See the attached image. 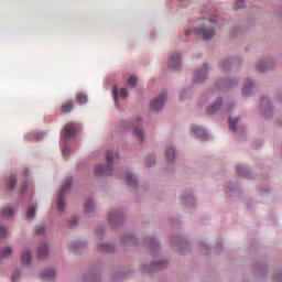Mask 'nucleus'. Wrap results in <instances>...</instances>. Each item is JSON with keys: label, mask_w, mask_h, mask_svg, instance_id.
Returning a JSON list of instances; mask_svg holds the SVG:
<instances>
[{"label": "nucleus", "mask_w": 282, "mask_h": 282, "mask_svg": "<svg viewBox=\"0 0 282 282\" xmlns=\"http://www.w3.org/2000/svg\"><path fill=\"white\" fill-rule=\"evenodd\" d=\"M118 154H113L112 151H108L106 154L107 164L106 165H97L95 167V175H111L113 173V158Z\"/></svg>", "instance_id": "nucleus-1"}, {"label": "nucleus", "mask_w": 282, "mask_h": 282, "mask_svg": "<svg viewBox=\"0 0 282 282\" xmlns=\"http://www.w3.org/2000/svg\"><path fill=\"white\" fill-rule=\"evenodd\" d=\"M216 22L217 20H205V28L199 29L197 33L200 34L205 41H209V39L215 36V30L213 28H215Z\"/></svg>", "instance_id": "nucleus-2"}, {"label": "nucleus", "mask_w": 282, "mask_h": 282, "mask_svg": "<svg viewBox=\"0 0 282 282\" xmlns=\"http://www.w3.org/2000/svg\"><path fill=\"white\" fill-rule=\"evenodd\" d=\"M69 188H72V178H67L61 188L57 198V210H65V193H67Z\"/></svg>", "instance_id": "nucleus-3"}, {"label": "nucleus", "mask_w": 282, "mask_h": 282, "mask_svg": "<svg viewBox=\"0 0 282 282\" xmlns=\"http://www.w3.org/2000/svg\"><path fill=\"white\" fill-rule=\"evenodd\" d=\"M166 102V94H161L159 97H156L150 105L152 111H160V109H163L164 105Z\"/></svg>", "instance_id": "nucleus-4"}, {"label": "nucleus", "mask_w": 282, "mask_h": 282, "mask_svg": "<svg viewBox=\"0 0 282 282\" xmlns=\"http://www.w3.org/2000/svg\"><path fill=\"white\" fill-rule=\"evenodd\" d=\"M78 131V123L68 122L64 128V137L72 138V135H76Z\"/></svg>", "instance_id": "nucleus-5"}, {"label": "nucleus", "mask_w": 282, "mask_h": 282, "mask_svg": "<svg viewBox=\"0 0 282 282\" xmlns=\"http://www.w3.org/2000/svg\"><path fill=\"white\" fill-rule=\"evenodd\" d=\"M182 55L180 53L171 55L169 58V69H180Z\"/></svg>", "instance_id": "nucleus-6"}, {"label": "nucleus", "mask_w": 282, "mask_h": 282, "mask_svg": "<svg viewBox=\"0 0 282 282\" xmlns=\"http://www.w3.org/2000/svg\"><path fill=\"white\" fill-rule=\"evenodd\" d=\"M208 74V67L204 65L203 70H198L194 75L195 83H202V80H206V76Z\"/></svg>", "instance_id": "nucleus-7"}, {"label": "nucleus", "mask_w": 282, "mask_h": 282, "mask_svg": "<svg viewBox=\"0 0 282 282\" xmlns=\"http://www.w3.org/2000/svg\"><path fill=\"white\" fill-rule=\"evenodd\" d=\"M41 279L44 281H52L56 276V271L54 269H46L41 273Z\"/></svg>", "instance_id": "nucleus-8"}, {"label": "nucleus", "mask_w": 282, "mask_h": 282, "mask_svg": "<svg viewBox=\"0 0 282 282\" xmlns=\"http://www.w3.org/2000/svg\"><path fill=\"white\" fill-rule=\"evenodd\" d=\"M192 131L196 138H200V140L206 139V130L199 126H193Z\"/></svg>", "instance_id": "nucleus-9"}, {"label": "nucleus", "mask_w": 282, "mask_h": 282, "mask_svg": "<svg viewBox=\"0 0 282 282\" xmlns=\"http://www.w3.org/2000/svg\"><path fill=\"white\" fill-rule=\"evenodd\" d=\"M118 96H120V98H127V96H129L127 88H121L120 90H118V88L115 87L113 88L115 102H118Z\"/></svg>", "instance_id": "nucleus-10"}, {"label": "nucleus", "mask_w": 282, "mask_h": 282, "mask_svg": "<svg viewBox=\"0 0 282 282\" xmlns=\"http://www.w3.org/2000/svg\"><path fill=\"white\" fill-rule=\"evenodd\" d=\"M272 67V63L268 61H261L257 64L256 68L258 72H268Z\"/></svg>", "instance_id": "nucleus-11"}, {"label": "nucleus", "mask_w": 282, "mask_h": 282, "mask_svg": "<svg viewBox=\"0 0 282 282\" xmlns=\"http://www.w3.org/2000/svg\"><path fill=\"white\" fill-rule=\"evenodd\" d=\"M21 261L23 265H30V261H32V253H30V251H23Z\"/></svg>", "instance_id": "nucleus-12"}, {"label": "nucleus", "mask_w": 282, "mask_h": 282, "mask_svg": "<svg viewBox=\"0 0 282 282\" xmlns=\"http://www.w3.org/2000/svg\"><path fill=\"white\" fill-rule=\"evenodd\" d=\"M74 109V101H65L62 104V113H69Z\"/></svg>", "instance_id": "nucleus-13"}, {"label": "nucleus", "mask_w": 282, "mask_h": 282, "mask_svg": "<svg viewBox=\"0 0 282 282\" xmlns=\"http://www.w3.org/2000/svg\"><path fill=\"white\" fill-rule=\"evenodd\" d=\"M11 254H12V247H6L0 250V257L2 259H10Z\"/></svg>", "instance_id": "nucleus-14"}, {"label": "nucleus", "mask_w": 282, "mask_h": 282, "mask_svg": "<svg viewBox=\"0 0 282 282\" xmlns=\"http://www.w3.org/2000/svg\"><path fill=\"white\" fill-rule=\"evenodd\" d=\"M252 80L251 79H247L245 87L242 88V94L245 96H248L250 94V91H252Z\"/></svg>", "instance_id": "nucleus-15"}, {"label": "nucleus", "mask_w": 282, "mask_h": 282, "mask_svg": "<svg viewBox=\"0 0 282 282\" xmlns=\"http://www.w3.org/2000/svg\"><path fill=\"white\" fill-rule=\"evenodd\" d=\"M221 107V99H218L214 105L207 108L208 113H215Z\"/></svg>", "instance_id": "nucleus-16"}, {"label": "nucleus", "mask_w": 282, "mask_h": 282, "mask_svg": "<svg viewBox=\"0 0 282 282\" xmlns=\"http://www.w3.org/2000/svg\"><path fill=\"white\" fill-rule=\"evenodd\" d=\"M47 257V245H43L37 250V258L39 259H45Z\"/></svg>", "instance_id": "nucleus-17"}, {"label": "nucleus", "mask_w": 282, "mask_h": 282, "mask_svg": "<svg viewBox=\"0 0 282 282\" xmlns=\"http://www.w3.org/2000/svg\"><path fill=\"white\" fill-rule=\"evenodd\" d=\"M36 216V205H31L26 212V219H32Z\"/></svg>", "instance_id": "nucleus-18"}, {"label": "nucleus", "mask_w": 282, "mask_h": 282, "mask_svg": "<svg viewBox=\"0 0 282 282\" xmlns=\"http://www.w3.org/2000/svg\"><path fill=\"white\" fill-rule=\"evenodd\" d=\"M7 186L9 188V191H12V188H14V186H17V176L15 175H11L7 182Z\"/></svg>", "instance_id": "nucleus-19"}, {"label": "nucleus", "mask_w": 282, "mask_h": 282, "mask_svg": "<svg viewBox=\"0 0 282 282\" xmlns=\"http://www.w3.org/2000/svg\"><path fill=\"white\" fill-rule=\"evenodd\" d=\"M85 213H94V200L88 199L85 203Z\"/></svg>", "instance_id": "nucleus-20"}, {"label": "nucleus", "mask_w": 282, "mask_h": 282, "mask_svg": "<svg viewBox=\"0 0 282 282\" xmlns=\"http://www.w3.org/2000/svg\"><path fill=\"white\" fill-rule=\"evenodd\" d=\"M12 215H14V209L12 207H4L2 209V216L12 217Z\"/></svg>", "instance_id": "nucleus-21"}, {"label": "nucleus", "mask_w": 282, "mask_h": 282, "mask_svg": "<svg viewBox=\"0 0 282 282\" xmlns=\"http://www.w3.org/2000/svg\"><path fill=\"white\" fill-rule=\"evenodd\" d=\"M76 102H78V105H85V102H87V95L78 94L76 97Z\"/></svg>", "instance_id": "nucleus-22"}, {"label": "nucleus", "mask_w": 282, "mask_h": 282, "mask_svg": "<svg viewBox=\"0 0 282 282\" xmlns=\"http://www.w3.org/2000/svg\"><path fill=\"white\" fill-rule=\"evenodd\" d=\"M133 133L138 138V140H140V141L144 140V131H142V129L135 128L133 130Z\"/></svg>", "instance_id": "nucleus-23"}, {"label": "nucleus", "mask_w": 282, "mask_h": 282, "mask_svg": "<svg viewBox=\"0 0 282 282\" xmlns=\"http://www.w3.org/2000/svg\"><path fill=\"white\" fill-rule=\"evenodd\" d=\"M126 180H127L129 186H135V177L133 176V174L128 173L126 175Z\"/></svg>", "instance_id": "nucleus-24"}, {"label": "nucleus", "mask_w": 282, "mask_h": 282, "mask_svg": "<svg viewBox=\"0 0 282 282\" xmlns=\"http://www.w3.org/2000/svg\"><path fill=\"white\" fill-rule=\"evenodd\" d=\"M239 123V118L237 119H229V129L235 131L237 129V124Z\"/></svg>", "instance_id": "nucleus-25"}, {"label": "nucleus", "mask_w": 282, "mask_h": 282, "mask_svg": "<svg viewBox=\"0 0 282 282\" xmlns=\"http://www.w3.org/2000/svg\"><path fill=\"white\" fill-rule=\"evenodd\" d=\"M166 158L167 160H173V158H175V150L173 148L167 149Z\"/></svg>", "instance_id": "nucleus-26"}, {"label": "nucleus", "mask_w": 282, "mask_h": 282, "mask_svg": "<svg viewBox=\"0 0 282 282\" xmlns=\"http://www.w3.org/2000/svg\"><path fill=\"white\" fill-rule=\"evenodd\" d=\"M135 83H138V78L134 76L130 77L127 82L128 87H135Z\"/></svg>", "instance_id": "nucleus-27"}, {"label": "nucleus", "mask_w": 282, "mask_h": 282, "mask_svg": "<svg viewBox=\"0 0 282 282\" xmlns=\"http://www.w3.org/2000/svg\"><path fill=\"white\" fill-rule=\"evenodd\" d=\"M8 229L4 226H0V239H6Z\"/></svg>", "instance_id": "nucleus-28"}, {"label": "nucleus", "mask_w": 282, "mask_h": 282, "mask_svg": "<svg viewBox=\"0 0 282 282\" xmlns=\"http://www.w3.org/2000/svg\"><path fill=\"white\" fill-rule=\"evenodd\" d=\"M116 221H120V216L118 214L113 215H109V223L110 224H116Z\"/></svg>", "instance_id": "nucleus-29"}, {"label": "nucleus", "mask_w": 282, "mask_h": 282, "mask_svg": "<svg viewBox=\"0 0 282 282\" xmlns=\"http://www.w3.org/2000/svg\"><path fill=\"white\" fill-rule=\"evenodd\" d=\"M35 230H36V235H45L44 226H37Z\"/></svg>", "instance_id": "nucleus-30"}, {"label": "nucleus", "mask_w": 282, "mask_h": 282, "mask_svg": "<svg viewBox=\"0 0 282 282\" xmlns=\"http://www.w3.org/2000/svg\"><path fill=\"white\" fill-rule=\"evenodd\" d=\"M155 164V159L150 158L147 160V166H153Z\"/></svg>", "instance_id": "nucleus-31"}, {"label": "nucleus", "mask_w": 282, "mask_h": 282, "mask_svg": "<svg viewBox=\"0 0 282 282\" xmlns=\"http://www.w3.org/2000/svg\"><path fill=\"white\" fill-rule=\"evenodd\" d=\"M101 252H109V245L105 243L100 247Z\"/></svg>", "instance_id": "nucleus-32"}, {"label": "nucleus", "mask_w": 282, "mask_h": 282, "mask_svg": "<svg viewBox=\"0 0 282 282\" xmlns=\"http://www.w3.org/2000/svg\"><path fill=\"white\" fill-rule=\"evenodd\" d=\"M243 8V0H240L238 4L235 7V10H241Z\"/></svg>", "instance_id": "nucleus-33"}, {"label": "nucleus", "mask_w": 282, "mask_h": 282, "mask_svg": "<svg viewBox=\"0 0 282 282\" xmlns=\"http://www.w3.org/2000/svg\"><path fill=\"white\" fill-rule=\"evenodd\" d=\"M25 191H28V183L22 184L21 193H25Z\"/></svg>", "instance_id": "nucleus-34"}, {"label": "nucleus", "mask_w": 282, "mask_h": 282, "mask_svg": "<svg viewBox=\"0 0 282 282\" xmlns=\"http://www.w3.org/2000/svg\"><path fill=\"white\" fill-rule=\"evenodd\" d=\"M62 153H63V155H66L67 153H69V148H68V147H65V148L62 150Z\"/></svg>", "instance_id": "nucleus-35"}, {"label": "nucleus", "mask_w": 282, "mask_h": 282, "mask_svg": "<svg viewBox=\"0 0 282 282\" xmlns=\"http://www.w3.org/2000/svg\"><path fill=\"white\" fill-rule=\"evenodd\" d=\"M69 224L70 226H74V224H78V220L76 218H72Z\"/></svg>", "instance_id": "nucleus-36"}, {"label": "nucleus", "mask_w": 282, "mask_h": 282, "mask_svg": "<svg viewBox=\"0 0 282 282\" xmlns=\"http://www.w3.org/2000/svg\"><path fill=\"white\" fill-rule=\"evenodd\" d=\"M17 279H19V272H15V273L13 274V282H15Z\"/></svg>", "instance_id": "nucleus-37"}, {"label": "nucleus", "mask_w": 282, "mask_h": 282, "mask_svg": "<svg viewBox=\"0 0 282 282\" xmlns=\"http://www.w3.org/2000/svg\"><path fill=\"white\" fill-rule=\"evenodd\" d=\"M36 140H43V133L37 134Z\"/></svg>", "instance_id": "nucleus-38"}, {"label": "nucleus", "mask_w": 282, "mask_h": 282, "mask_svg": "<svg viewBox=\"0 0 282 282\" xmlns=\"http://www.w3.org/2000/svg\"><path fill=\"white\" fill-rule=\"evenodd\" d=\"M185 34H186V36H191L192 32L187 31Z\"/></svg>", "instance_id": "nucleus-39"}, {"label": "nucleus", "mask_w": 282, "mask_h": 282, "mask_svg": "<svg viewBox=\"0 0 282 282\" xmlns=\"http://www.w3.org/2000/svg\"><path fill=\"white\" fill-rule=\"evenodd\" d=\"M261 102H262V105H263L264 101L262 100Z\"/></svg>", "instance_id": "nucleus-40"}]
</instances>
